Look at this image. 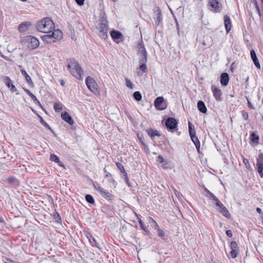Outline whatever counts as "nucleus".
Instances as JSON below:
<instances>
[{"label":"nucleus","instance_id":"nucleus-34","mask_svg":"<svg viewBox=\"0 0 263 263\" xmlns=\"http://www.w3.org/2000/svg\"><path fill=\"white\" fill-rule=\"evenodd\" d=\"M85 200L86 201L92 205L95 204V200L93 196L90 194H87L85 195Z\"/></svg>","mask_w":263,"mask_h":263},{"label":"nucleus","instance_id":"nucleus-64","mask_svg":"<svg viewBox=\"0 0 263 263\" xmlns=\"http://www.w3.org/2000/svg\"><path fill=\"white\" fill-rule=\"evenodd\" d=\"M249 79V77H247V78L245 79L246 88H247L248 86H249V82H248Z\"/></svg>","mask_w":263,"mask_h":263},{"label":"nucleus","instance_id":"nucleus-5","mask_svg":"<svg viewBox=\"0 0 263 263\" xmlns=\"http://www.w3.org/2000/svg\"><path fill=\"white\" fill-rule=\"evenodd\" d=\"M188 126L189 133L191 139L194 143L197 151L198 153H200V143L198 137L196 136V130L195 129L194 125L191 122L189 121Z\"/></svg>","mask_w":263,"mask_h":263},{"label":"nucleus","instance_id":"nucleus-4","mask_svg":"<svg viewBox=\"0 0 263 263\" xmlns=\"http://www.w3.org/2000/svg\"><path fill=\"white\" fill-rule=\"evenodd\" d=\"M99 36L104 40L106 39L107 38L108 25L105 14H104L101 18L100 23L99 24Z\"/></svg>","mask_w":263,"mask_h":263},{"label":"nucleus","instance_id":"nucleus-49","mask_svg":"<svg viewBox=\"0 0 263 263\" xmlns=\"http://www.w3.org/2000/svg\"><path fill=\"white\" fill-rule=\"evenodd\" d=\"M241 114L242 118L245 120H248L249 119V115L248 113L245 110H242L241 111Z\"/></svg>","mask_w":263,"mask_h":263},{"label":"nucleus","instance_id":"nucleus-43","mask_svg":"<svg viewBox=\"0 0 263 263\" xmlns=\"http://www.w3.org/2000/svg\"><path fill=\"white\" fill-rule=\"evenodd\" d=\"M251 2L254 4L256 10L257 12V13L259 14V16H260L261 12H260V10L259 6L257 4V1L256 0H251Z\"/></svg>","mask_w":263,"mask_h":263},{"label":"nucleus","instance_id":"nucleus-60","mask_svg":"<svg viewBox=\"0 0 263 263\" xmlns=\"http://www.w3.org/2000/svg\"><path fill=\"white\" fill-rule=\"evenodd\" d=\"M84 233L85 236L88 238V239L92 236V235L89 232L84 231Z\"/></svg>","mask_w":263,"mask_h":263},{"label":"nucleus","instance_id":"nucleus-47","mask_svg":"<svg viewBox=\"0 0 263 263\" xmlns=\"http://www.w3.org/2000/svg\"><path fill=\"white\" fill-rule=\"evenodd\" d=\"M137 137L138 138V140H139L140 142L141 143L142 145H144L145 144L144 142V138L143 136V135L140 134L139 133L137 134Z\"/></svg>","mask_w":263,"mask_h":263},{"label":"nucleus","instance_id":"nucleus-37","mask_svg":"<svg viewBox=\"0 0 263 263\" xmlns=\"http://www.w3.org/2000/svg\"><path fill=\"white\" fill-rule=\"evenodd\" d=\"M52 217L53 219L55 220V221L57 223H62V219L59 213L55 212L52 215Z\"/></svg>","mask_w":263,"mask_h":263},{"label":"nucleus","instance_id":"nucleus-2","mask_svg":"<svg viewBox=\"0 0 263 263\" xmlns=\"http://www.w3.org/2000/svg\"><path fill=\"white\" fill-rule=\"evenodd\" d=\"M36 28L39 32L50 33L54 28V24L50 18L45 17L37 22Z\"/></svg>","mask_w":263,"mask_h":263},{"label":"nucleus","instance_id":"nucleus-63","mask_svg":"<svg viewBox=\"0 0 263 263\" xmlns=\"http://www.w3.org/2000/svg\"><path fill=\"white\" fill-rule=\"evenodd\" d=\"M6 259L7 261H5V263H16L15 261L12 260L9 258H6Z\"/></svg>","mask_w":263,"mask_h":263},{"label":"nucleus","instance_id":"nucleus-14","mask_svg":"<svg viewBox=\"0 0 263 263\" xmlns=\"http://www.w3.org/2000/svg\"><path fill=\"white\" fill-rule=\"evenodd\" d=\"M154 106L158 110H164L166 108V105L164 103L163 97H158L156 98L154 101Z\"/></svg>","mask_w":263,"mask_h":263},{"label":"nucleus","instance_id":"nucleus-54","mask_svg":"<svg viewBox=\"0 0 263 263\" xmlns=\"http://www.w3.org/2000/svg\"><path fill=\"white\" fill-rule=\"evenodd\" d=\"M125 114L126 115V116H127V117L128 118V119L130 121H133V117L132 116V115L127 111H125Z\"/></svg>","mask_w":263,"mask_h":263},{"label":"nucleus","instance_id":"nucleus-27","mask_svg":"<svg viewBox=\"0 0 263 263\" xmlns=\"http://www.w3.org/2000/svg\"><path fill=\"white\" fill-rule=\"evenodd\" d=\"M147 61V59H139V62L140 64L139 66V69L141 70L143 72H147V66L146 62Z\"/></svg>","mask_w":263,"mask_h":263},{"label":"nucleus","instance_id":"nucleus-39","mask_svg":"<svg viewBox=\"0 0 263 263\" xmlns=\"http://www.w3.org/2000/svg\"><path fill=\"white\" fill-rule=\"evenodd\" d=\"M54 109L56 112H60L62 109V105L60 103H55L53 106Z\"/></svg>","mask_w":263,"mask_h":263},{"label":"nucleus","instance_id":"nucleus-18","mask_svg":"<svg viewBox=\"0 0 263 263\" xmlns=\"http://www.w3.org/2000/svg\"><path fill=\"white\" fill-rule=\"evenodd\" d=\"M62 119L70 125H73L74 123V120L70 115L67 111H64L61 113Z\"/></svg>","mask_w":263,"mask_h":263},{"label":"nucleus","instance_id":"nucleus-26","mask_svg":"<svg viewBox=\"0 0 263 263\" xmlns=\"http://www.w3.org/2000/svg\"><path fill=\"white\" fill-rule=\"evenodd\" d=\"M197 108L199 111L202 114H206L207 108L204 102L202 100H199L197 102Z\"/></svg>","mask_w":263,"mask_h":263},{"label":"nucleus","instance_id":"nucleus-32","mask_svg":"<svg viewBox=\"0 0 263 263\" xmlns=\"http://www.w3.org/2000/svg\"><path fill=\"white\" fill-rule=\"evenodd\" d=\"M239 253V250H231L228 256L229 258L234 259L237 257Z\"/></svg>","mask_w":263,"mask_h":263},{"label":"nucleus","instance_id":"nucleus-44","mask_svg":"<svg viewBox=\"0 0 263 263\" xmlns=\"http://www.w3.org/2000/svg\"><path fill=\"white\" fill-rule=\"evenodd\" d=\"M206 196L208 197L210 200H215L217 197H216L214 194H213L211 192L208 191V193L206 194Z\"/></svg>","mask_w":263,"mask_h":263},{"label":"nucleus","instance_id":"nucleus-41","mask_svg":"<svg viewBox=\"0 0 263 263\" xmlns=\"http://www.w3.org/2000/svg\"><path fill=\"white\" fill-rule=\"evenodd\" d=\"M230 247L231 250H239L238 244L235 241H232Z\"/></svg>","mask_w":263,"mask_h":263},{"label":"nucleus","instance_id":"nucleus-6","mask_svg":"<svg viewBox=\"0 0 263 263\" xmlns=\"http://www.w3.org/2000/svg\"><path fill=\"white\" fill-rule=\"evenodd\" d=\"M178 120L173 117H168L165 120V126L167 130L174 133L178 130Z\"/></svg>","mask_w":263,"mask_h":263},{"label":"nucleus","instance_id":"nucleus-28","mask_svg":"<svg viewBox=\"0 0 263 263\" xmlns=\"http://www.w3.org/2000/svg\"><path fill=\"white\" fill-rule=\"evenodd\" d=\"M146 132L148 135L151 138H153L155 136H160V134L159 132L155 129H153L152 128L146 129Z\"/></svg>","mask_w":263,"mask_h":263},{"label":"nucleus","instance_id":"nucleus-29","mask_svg":"<svg viewBox=\"0 0 263 263\" xmlns=\"http://www.w3.org/2000/svg\"><path fill=\"white\" fill-rule=\"evenodd\" d=\"M30 26L29 23L23 22L20 24L18 27V29L20 32H24L28 30V27Z\"/></svg>","mask_w":263,"mask_h":263},{"label":"nucleus","instance_id":"nucleus-25","mask_svg":"<svg viewBox=\"0 0 263 263\" xmlns=\"http://www.w3.org/2000/svg\"><path fill=\"white\" fill-rule=\"evenodd\" d=\"M250 142L257 145L259 142V136L256 134L254 132H250Z\"/></svg>","mask_w":263,"mask_h":263},{"label":"nucleus","instance_id":"nucleus-46","mask_svg":"<svg viewBox=\"0 0 263 263\" xmlns=\"http://www.w3.org/2000/svg\"><path fill=\"white\" fill-rule=\"evenodd\" d=\"M125 84L127 87L130 89H133L134 87V85L133 84L132 82L127 78L125 79Z\"/></svg>","mask_w":263,"mask_h":263},{"label":"nucleus","instance_id":"nucleus-40","mask_svg":"<svg viewBox=\"0 0 263 263\" xmlns=\"http://www.w3.org/2000/svg\"><path fill=\"white\" fill-rule=\"evenodd\" d=\"M215 205L217 206V210L218 211L219 209L224 206L222 202L218 199V198L214 200Z\"/></svg>","mask_w":263,"mask_h":263},{"label":"nucleus","instance_id":"nucleus-3","mask_svg":"<svg viewBox=\"0 0 263 263\" xmlns=\"http://www.w3.org/2000/svg\"><path fill=\"white\" fill-rule=\"evenodd\" d=\"M47 34L41 36V39L44 43L52 44L57 40H60L63 37V33L60 29L54 30Z\"/></svg>","mask_w":263,"mask_h":263},{"label":"nucleus","instance_id":"nucleus-50","mask_svg":"<svg viewBox=\"0 0 263 263\" xmlns=\"http://www.w3.org/2000/svg\"><path fill=\"white\" fill-rule=\"evenodd\" d=\"M148 220L149 223L151 225L152 227H153L157 222L151 217H148Z\"/></svg>","mask_w":263,"mask_h":263},{"label":"nucleus","instance_id":"nucleus-20","mask_svg":"<svg viewBox=\"0 0 263 263\" xmlns=\"http://www.w3.org/2000/svg\"><path fill=\"white\" fill-rule=\"evenodd\" d=\"M135 214L137 216L140 228L144 232V234L147 235L152 234L151 232L144 224V222L141 220V218L140 217V215H138L137 213H135Z\"/></svg>","mask_w":263,"mask_h":263},{"label":"nucleus","instance_id":"nucleus-61","mask_svg":"<svg viewBox=\"0 0 263 263\" xmlns=\"http://www.w3.org/2000/svg\"><path fill=\"white\" fill-rule=\"evenodd\" d=\"M84 233L85 236L88 238V239L92 236V235L89 232L84 231Z\"/></svg>","mask_w":263,"mask_h":263},{"label":"nucleus","instance_id":"nucleus-59","mask_svg":"<svg viewBox=\"0 0 263 263\" xmlns=\"http://www.w3.org/2000/svg\"><path fill=\"white\" fill-rule=\"evenodd\" d=\"M143 146L144 147V150H145V152H146V153H147V154L149 153V150L148 145L145 143Z\"/></svg>","mask_w":263,"mask_h":263},{"label":"nucleus","instance_id":"nucleus-33","mask_svg":"<svg viewBox=\"0 0 263 263\" xmlns=\"http://www.w3.org/2000/svg\"><path fill=\"white\" fill-rule=\"evenodd\" d=\"M88 240H89V242L92 246L96 247L99 250L102 249V248L100 246L99 244L97 242L96 240L93 236H92L91 238H89Z\"/></svg>","mask_w":263,"mask_h":263},{"label":"nucleus","instance_id":"nucleus-23","mask_svg":"<svg viewBox=\"0 0 263 263\" xmlns=\"http://www.w3.org/2000/svg\"><path fill=\"white\" fill-rule=\"evenodd\" d=\"M7 182L9 185L13 187H16L20 185L19 180L15 177H9L7 179Z\"/></svg>","mask_w":263,"mask_h":263},{"label":"nucleus","instance_id":"nucleus-36","mask_svg":"<svg viewBox=\"0 0 263 263\" xmlns=\"http://www.w3.org/2000/svg\"><path fill=\"white\" fill-rule=\"evenodd\" d=\"M133 98L137 101H140L142 100V95L139 91H136L133 93Z\"/></svg>","mask_w":263,"mask_h":263},{"label":"nucleus","instance_id":"nucleus-31","mask_svg":"<svg viewBox=\"0 0 263 263\" xmlns=\"http://www.w3.org/2000/svg\"><path fill=\"white\" fill-rule=\"evenodd\" d=\"M38 117L40 119V121L42 125H43L46 128L49 129L52 133L54 134V130L51 128L49 124L43 119V118L40 115H38Z\"/></svg>","mask_w":263,"mask_h":263},{"label":"nucleus","instance_id":"nucleus-13","mask_svg":"<svg viewBox=\"0 0 263 263\" xmlns=\"http://www.w3.org/2000/svg\"><path fill=\"white\" fill-rule=\"evenodd\" d=\"M154 13L155 14V25L157 26H159L162 21V14L160 8L158 6H155L153 9Z\"/></svg>","mask_w":263,"mask_h":263},{"label":"nucleus","instance_id":"nucleus-15","mask_svg":"<svg viewBox=\"0 0 263 263\" xmlns=\"http://www.w3.org/2000/svg\"><path fill=\"white\" fill-rule=\"evenodd\" d=\"M211 90L215 100L217 101H221L222 100L221 90L214 85H212Z\"/></svg>","mask_w":263,"mask_h":263},{"label":"nucleus","instance_id":"nucleus-38","mask_svg":"<svg viewBox=\"0 0 263 263\" xmlns=\"http://www.w3.org/2000/svg\"><path fill=\"white\" fill-rule=\"evenodd\" d=\"M50 160L52 161H53L57 163H60V158L58 156H57L55 154H51L50 157Z\"/></svg>","mask_w":263,"mask_h":263},{"label":"nucleus","instance_id":"nucleus-12","mask_svg":"<svg viewBox=\"0 0 263 263\" xmlns=\"http://www.w3.org/2000/svg\"><path fill=\"white\" fill-rule=\"evenodd\" d=\"M256 170L261 178L263 177V153H259L256 159Z\"/></svg>","mask_w":263,"mask_h":263},{"label":"nucleus","instance_id":"nucleus-55","mask_svg":"<svg viewBox=\"0 0 263 263\" xmlns=\"http://www.w3.org/2000/svg\"><path fill=\"white\" fill-rule=\"evenodd\" d=\"M23 89L30 97L34 95L28 89L23 88Z\"/></svg>","mask_w":263,"mask_h":263},{"label":"nucleus","instance_id":"nucleus-7","mask_svg":"<svg viewBox=\"0 0 263 263\" xmlns=\"http://www.w3.org/2000/svg\"><path fill=\"white\" fill-rule=\"evenodd\" d=\"M85 83L88 88L95 95L99 93L97 86H98L95 80L91 77L88 76L86 78Z\"/></svg>","mask_w":263,"mask_h":263},{"label":"nucleus","instance_id":"nucleus-35","mask_svg":"<svg viewBox=\"0 0 263 263\" xmlns=\"http://www.w3.org/2000/svg\"><path fill=\"white\" fill-rule=\"evenodd\" d=\"M157 235L160 237L163 240H166L167 239V236L165 235V232L163 230L160 229L158 231H157Z\"/></svg>","mask_w":263,"mask_h":263},{"label":"nucleus","instance_id":"nucleus-51","mask_svg":"<svg viewBox=\"0 0 263 263\" xmlns=\"http://www.w3.org/2000/svg\"><path fill=\"white\" fill-rule=\"evenodd\" d=\"M168 163L169 162L168 160H165L164 162H163L162 164V167L163 169L166 170L168 168Z\"/></svg>","mask_w":263,"mask_h":263},{"label":"nucleus","instance_id":"nucleus-16","mask_svg":"<svg viewBox=\"0 0 263 263\" xmlns=\"http://www.w3.org/2000/svg\"><path fill=\"white\" fill-rule=\"evenodd\" d=\"M99 189L101 195L108 201H112L115 199V195H112L110 192L106 191L103 187H99Z\"/></svg>","mask_w":263,"mask_h":263},{"label":"nucleus","instance_id":"nucleus-58","mask_svg":"<svg viewBox=\"0 0 263 263\" xmlns=\"http://www.w3.org/2000/svg\"><path fill=\"white\" fill-rule=\"evenodd\" d=\"M77 4L79 6H82L84 5V0H75Z\"/></svg>","mask_w":263,"mask_h":263},{"label":"nucleus","instance_id":"nucleus-21","mask_svg":"<svg viewBox=\"0 0 263 263\" xmlns=\"http://www.w3.org/2000/svg\"><path fill=\"white\" fill-rule=\"evenodd\" d=\"M110 35L114 41L118 43L119 39H121L123 37V34L119 31L113 30L110 32Z\"/></svg>","mask_w":263,"mask_h":263},{"label":"nucleus","instance_id":"nucleus-48","mask_svg":"<svg viewBox=\"0 0 263 263\" xmlns=\"http://www.w3.org/2000/svg\"><path fill=\"white\" fill-rule=\"evenodd\" d=\"M116 164L118 169L120 171L121 173H124L125 170L122 164L120 162H116Z\"/></svg>","mask_w":263,"mask_h":263},{"label":"nucleus","instance_id":"nucleus-57","mask_svg":"<svg viewBox=\"0 0 263 263\" xmlns=\"http://www.w3.org/2000/svg\"><path fill=\"white\" fill-rule=\"evenodd\" d=\"M226 235L229 237H232L233 236V233L231 230H228L226 231Z\"/></svg>","mask_w":263,"mask_h":263},{"label":"nucleus","instance_id":"nucleus-53","mask_svg":"<svg viewBox=\"0 0 263 263\" xmlns=\"http://www.w3.org/2000/svg\"><path fill=\"white\" fill-rule=\"evenodd\" d=\"M165 160L164 159L163 157L161 155H159L157 157V162L159 163H162Z\"/></svg>","mask_w":263,"mask_h":263},{"label":"nucleus","instance_id":"nucleus-8","mask_svg":"<svg viewBox=\"0 0 263 263\" xmlns=\"http://www.w3.org/2000/svg\"><path fill=\"white\" fill-rule=\"evenodd\" d=\"M137 49V54L140 55L139 59H146L148 57V53L145 48L144 42L142 40H141L137 43L136 46Z\"/></svg>","mask_w":263,"mask_h":263},{"label":"nucleus","instance_id":"nucleus-22","mask_svg":"<svg viewBox=\"0 0 263 263\" xmlns=\"http://www.w3.org/2000/svg\"><path fill=\"white\" fill-rule=\"evenodd\" d=\"M251 58L254 63V64L258 69H260V64L257 57L256 54L254 50L252 49L250 51Z\"/></svg>","mask_w":263,"mask_h":263},{"label":"nucleus","instance_id":"nucleus-62","mask_svg":"<svg viewBox=\"0 0 263 263\" xmlns=\"http://www.w3.org/2000/svg\"><path fill=\"white\" fill-rule=\"evenodd\" d=\"M152 228L157 230V231L160 229V227L157 223L152 227Z\"/></svg>","mask_w":263,"mask_h":263},{"label":"nucleus","instance_id":"nucleus-45","mask_svg":"<svg viewBox=\"0 0 263 263\" xmlns=\"http://www.w3.org/2000/svg\"><path fill=\"white\" fill-rule=\"evenodd\" d=\"M31 98L32 99L34 103L36 105L39 106L41 108H43L42 105L41 104L40 102L38 100V99L36 98V97L34 95H33L32 97H31Z\"/></svg>","mask_w":263,"mask_h":263},{"label":"nucleus","instance_id":"nucleus-17","mask_svg":"<svg viewBox=\"0 0 263 263\" xmlns=\"http://www.w3.org/2000/svg\"><path fill=\"white\" fill-rule=\"evenodd\" d=\"M230 81L229 75L227 72H222L220 76V82L222 86L226 87Z\"/></svg>","mask_w":263,"mask_h":263},{"label":"nucleus","instance_id":"nucleus-10","mask_svg":"<svg viewBox=\"0 0 263 263\" xmlns=\"http://www.w3.org/2000/svg\"><path fill=\"white\" fill-rule=\"evenodd\" d=\"M0 79L5 84L8 88L10 89L12 92H14L17 91V88L13 84L12 81L9 77L2 75L1 76Z\"/></svg>","mask_w":263,"mask_h":263},{"label":"nucleus","instance_id":"nucleus-52","mask_svg":"<svg viewBox=\"0 0 263 263\" xmlns=\"http://www.w3.org/2000/svg\"><path fill=\"white\" fill-rule=\"evenodd\" d=\"M246 98L247 100V104H248V107L250 109H254V106L253 105V104L251 103V102L249 100V99L248 98V97H246Z\"/></svg>","mask_w":263,"mask_h":263},{"label":"nucleus","instance_id":"nucleus-9","mask_svg":"<svg viewBox=\"0 0 263 263\" xmlns=\"http://www.w3.org/2000/svg\"><path fill=\"white\" fill-rule=\"evenodd\" d=\"M25 40L28 43L27 48L30 50H34L37 48L40 45L39 40L36 37L32 35L27 36Z\"/></svg>","mask_w":263,"mask_h":263},{"label":"nucleus","instance_id":"nucleus-24","mask_svg":"<svg viewBox=\"0 0 263 263\" xmlns=\"http://www.w3.org/2000/svg\"><path fill=\"white\" fill-rule=\"evenodd\" d=\"M224 27L226 32L228 33L231 29V21L230 17L225 14L223 16Z\"/></svg>","mask_w":263,"mask_h":263},{"label":"nucleus","instance_id":"nucleus-56","mask_svg":"<svg viewBox=\"0 0 263 263\" xmlns=\"http://www.w3.org/2000/svg\"><path fill=\"white\" fill-rule=\"evenodd\" d=\"M104 172L106 174H105V178H109V177H111V174L107 172L106 170L105 169V168H104Z\"/></svg>","mask_w":263,"mask_h":263},{"label":"nucleus","instance_id":"nucleus-42","mask_svg":"<svg viewBox=\"0 0 263 263\" xmlns=\"http://www.w3.org/2000/svg\"><path fill=\"white\" fill-rule=\"evenodd\" d=\"M243 162L245 164L246 167L248 170H252V167L251 166V165L250 164L249 161V160L247 158H246L245 157L243 158Z\"/></svg>","mask_w":263,"mask_h":263},{"label":"nucleus","instance_id":"nucleus-30","mask_svg":"<svg viewBox=\"0 0 263 263\" xmlns=\"http://www.w3.org/2000/svg\"><path fill=\"white\" fill-rule=\"evenodd\" d=\"M218 212L226 218L228 219L231 218V214L225 206L222 208L221 209H219Z\"/></svg>","mask_w":263,"mask_h":263},{"label":"nucleus","instance_id":"nucleus-11","mask_svg":"<svg viewBox=\"0 0 263 263\" xmlns=\"http://www.w3.org/2000/svg\"><path fill=\"white\" fill-rule=\"evenodd\" d=\"M209 5L212 8L210 10L214 13H220L222 9V4H221L218 0H209L208 2Z\"/></svg>","mask_w":263,"mask_h":263},{"label":"nucleus","instance_id":"nucleus-1","mask_svg":"<svg viewBox=\"0 0 263 263\" xmlns=\"http://www.w3.org/2000/svg\"><path fill=\"white\" fill-rule=\"evenodd\" d=\"M67 67L70 73L77 80H82L83 79L82 77V68L79 63L74 59H70L68 60Z\"/></svg>","mask_w":263,"mask_h":263},{"label":"nucleus","instance_id":"nucleus-19","mask_svg":"<svg viewBox=\"0 0 263 263\" xmlns=\"http://www.w3.org/2000/svg\"><path fill=\"white\" fill-rule=\"evenodd\" d=\"M18 67L20 69L22 74L25 78V80H26V82L28 83V84L29 85V86L30 87H33L34 86V84H33V82L32 81L30 77L26 71L23 68L22 66L19 65Z\"/></svg>","mask_w":263,"mask_h":263}]
</instances>
